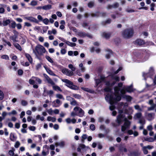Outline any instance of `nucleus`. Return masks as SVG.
<instances>
[{
	"mask_svg": "<svg viewBox=\"0 0 156 156\" xmlns=\"http://www.w3.org/2000/svg\"><path fill=\"white\" fill-rule=\"evenodd\" d=\"M100 14V12L97 11L95 13H90V15L92 17H98L99 16Z\"/></svg>",
	"mask_w": 156,
	"mask_h": 156,
	"instance_id": "28",
	"label": "nucleus"
},
{
	"mask_svg": "<svg viewBox=\"0 0 156 156\" xmlns=\"http://www.w3.org/2000/svg\"><path fill=\"white\" fill-rule=\"evenodd\" d=\"M4 95L3 92L0 90V101L2 100L4 98Z\"/></svg>",
	"mask_w": 156,
	"mask_h": 156,
	"instance_id": "38",
	"label": "nucleus"
},
{
	"mask_svg": "<svg viewBox=\"0 0 156 156\" xmlns=\"http://www.w3.org/2000/svg\"><path fill=\"white\" fill-rule=\"evenodd\" d=\"M84 115V112L83 110L81 108H80L78 115L80 117H82Z\"/></svg>",
	"mask_w": 156,
	"mask_h": 156,
	"instance_id": "23",
	"label": "nucleus"
},
{
	"mask_svg": "<svg viewBox=\"0 0 156 156\" xmlns=\"http://www.w3.org/2000/svg\"><path fill=\"white\" fill-rule=\"evenodd\" d=\"M155 4L154 3H152L151 4V8L150 10L151 11H153L154 10V7L155 6Z\"/></svg>",
	"mask_w": 156,
	"mask_h": 156,
	"instance_id": "53",
	"label": "nucleus"
},
{
	"mask_svg": "<svg viewBox=\"0 0 156 156\" xmlns=\"http://www.w3.org/2000/svg\"><path fill=\"white\" fill-rule=\"evenodd\" d=\"M17 37L16 36H10V38L14 42H15L16 41V39L17 38Z\"/></svg>",
	"mask_w": 156,
	"mask_h": 156,
	"instance_id": "57",
	"label": "nucleus"
},
{
	"mask_svg": "<svg viewBox=\"0 0 156 156\" xmlns=\"http://www.w3.org/2000/svg\"><path fill=\"white\" fill-rule=\"evenodd\" d=\"M68 67L71 69L72 71H74L76 70V68L73 66L72 64H69L68 66Z\"/></svg>",
	"mask_w": 156,
	"mask_h": 156,
	"instance_id": "41",
	"label": "nucleus"
},
{
	"mask_svg": "<svg viewBox=\"0 0 156 156\" xmlns=\"http://www.w3.org/2000/svg\"><path fill=\"white\" fill-rule=\"evenodd\" d=\"M66 52V50L65 48H62L61 50V53L62 55L65 54Z\"/></svg>",
	"mask_w": 156,
	"mask_h": 156,
	"instance_id": "51",
	"label": "nucleus"
},
{
	"mask_svg": "<svg viewBox=\"0 0 156 156\" xmlns=\"http://www.w3.org/2000/svg\"><path fill=\"white\" fill-rule=\"evenodd\" d=\"M119 6V4L118 2H115L113 5L109 4L107 6V8L108 9H109L112 8H116Z\"/></svg>",
	"mask_w": 156,
	"mask_h": 156,
	"instance_id": "12",
	"label": "nucleus"
},
{
	"mask_svg": "<svg viewBox=\"0 0 156 156\" xmlns=\"http://www.w3.org/2000/svg\"><path fill=\"white\" fill-rule=\"evenodd\" d=\"M3 41L6 43L9 46L11 47V44L10 42L9 41H7L5 39L3 40Z\"/></svg>",
	"mask_w": 156,
	"mask_h": 156,
	"instance_id": "61",
	"label": "nucleus"
},
{
	"mask_svg": "<svg viewBox=\"0 0 156 156\" xmlns=\"http://www.w3.org/2000/svg\"><path fill=\"white\" fill-rule=\"evenodd\" d=\"M45 57L47 60L50 63H52L54 62V61L48 55H46Z\"/></svg>",
	"mask_w": 156,
	"mask_h": 156,
	"instance_id": "32",
	"label": "nucleus"
},
{
	"mask_svg": "<svg viewBox=\"0 0 156 156\" xmlns=\"http://www.w3.org/2000/svg\"><path fill=\"white\" fill-rule=\"evenodd\" d=\"M29 83L31 85H34L35 83V80L30 79L29 80Z\"/></svg>",
	"mask_w": 156,
	"mask_h": 156,
	"instance_id": "64",
	"label": "nucleus"
},
{
	"mask_svg": "<svg viewBox=\"0 0 156 156\" xmlns=\"http://www.w3.org/2000/svg\"><path fill=\"white\" fill-rule=\"evenodd\" d=\"M29 129L32 131H34L36 129V127L34 126H30L29 127Z\"/></svg>",
	"mask_w": 156,
	"mask_h": 156,
	"instance_id": "56",
	"label": "nucleus"
},
{
	"mask_svg": "<svg viewBox=\"0 0 156 156\" xmlns=\"http://www.w3.org/2000/svg\"><path fill=\"white\" fill-rule=\"evenodd\" d=\"M135 43L140 46L142 45L145 44V41L140 39H137L135 41Z\"/></svg>",
	"mask_w": 156,
	"mask_h": 156,
	"instance_id": "13",
	"label": "nucleus"
},
{
	"mask_svg": "<svg viewBox=\"0 0 156 156\" xmlns=\"http://www.w3.org/2000/svg\"><path fill=\"white\" fill-rule=\"evenodd\" d=\"M25 19L27 20L30 21L31 22H32L37 23H38L39 22V21L37 20L36 18L32 16L26 17H25Z\"/></svg>",
	"mask_w": 156,
	"mask_h": 156,
	"instance_id": "11",
	"label": "nucleus"
},
{
	"mask_svg": "<svg viewBox=\"0 0 156 156\" xmlns=\"http://www.w3.org/2000/svg\"><path fill=\"white\" fill-rule=\"evenodd\" d=\"M10 22V20L9 19L6 20L5 21L4 20L3 21V25L4 26H7L8 24H9Z\"/></svg>",
	"mask_w": 156,
	"mask_h": 156,
	"instance_id": "29",
	"label": "nucleus"
},
{
	"mask_svg": "<svg viewBox=\"0 0 156 156\" xmlns=\"http://www.w3.org/2000/svg\"><path fill=\"white\" fill-rule=\"evenodd\" d=\"M115 96L116 97L114 98L113 95L111 94H108L106 96V98H107L109 99V103L111 105H113L114 102L116 103L118 101H120L122 98H123V96L119 94H115Z\"/></svg>",
	"mask_w": 156,
	"mask_h": 156,
	"instance_id": "1",
	"label": "nucleus"
},
{
	"mask_svg": "<svg viewBox=\"0 0 156 156\" xmlns=\"http://www.w3.org/2000/svg\"><path fill=\"white\" fill-rule=\"evenodd\" d=\"M81 89L84 91L88 92L89 93H91V90L90 89H89L88 88L82 87Z\"/></svg>",
	"mask_w": 156,
	"mask_h": 156,
	"instance_id": "48",
	"label": "nucleus"
},
{
	"mask_svg": "<svg viewBox=\"0 0 156 156\" xmlns=\"http://www.w3.org/2000/svg\"><path fill=\"white\" fill-rule=\"evenodd\" d=\"M143 151L144 152V153L145 154H147L148 153V151L147 150V149L146 147H143Z\"/></svg>",
	"mask_w": 156,
	"mask_h": 156,
	"instance_id": "52",
	"label": "nucleus"
},
{
	"mask_svg": "<svg viewBox=\"0 0 156 156\" xmlns=\"http://www.w3.org/2000/svg\"><path fill=\"white\" fill-rule=\"evenodd\" d=\"M134 31L133 30L127 28L124 30L122 32V35L125 39H129L133 36Z\"/></svg>",
	"mask_w": 156,
	"mask_h": 156,
	"instance_id": "2",
	"label": "nucleus"
},
{
	"mask_svg": "<svg viewBox=\"0 0 156 156\" xmlns=\"http://www.w3.org/2000/svg\"><path fill=\"white\" fill-rule=\"evenodd\" d=\"M58 39L66 43L68 46H70L71 47H74L76 46V43L71 42L68 41L66 40L63 38L59 37Z\"/></svg>",
	"mask_w": 156,
	"mask_h": 156,
	"instance_id": "8",
	"label": "nucleus"
},
{
	"mask_svg": "<svg viewBox=\"0 0 156 156\" xmlns=\"http://www.w3.org/2000/svg\"><path fill=\"white\" fill-rule=\"evenodd\" d=\"M125 90L126 92L130 93L133 91V86L132 85H131L129 86H126L125 87Z\"/></svg>",
	"mask_w": 156,
	"mask_h": 156,
	"instance_id": "15",
	"label": "nucleus"
},
{
	"mask_svg": "<svg viewBox=\"0 0 156 156\" xmlns=\"http://www.w3.org/2000/svg\"><path fill=\"white\" fill-rule=\"evenodd\" d=\"M14 46L17 49H18L20 51H22V48L19 44L16 43L15 44H14Z\"/></svg>",
	"mask_w": 156,
	"mask_h": 156,
	"instance_id": "35",
	"label": "nucleus"
},
{
	"mask_svg": "<svg viewBox=\"0 0 156 156\" xmlns=\"http://www.w3.org/2000/svg\"><path fill=\"white\" fill-rule=\"evenodd\" d=\"M112 34V32H103L102 34V36L104 38L106 39H108L111 36Z\"/></svg>",
	"mask_w": 156,
	"mask_h": 156,
	"instance_id": "10",
	"label": "nucleus"
},
{
	"mask_svg": "<svg viewBox=\"0 0 156 156\" xmlns=\"http://www.w3.org/2000/svg\"><path fill=\"white\" fill-rule=\"evenodd\" d=\"M115 44L116 45H118L121 42V39L119 38H115L114 40Z\"/></svg>",
	"mask_w": 156,
	"mask_h": 156,
	"instance_id": "26",
	"label": "nucleus"
},
{
	"mask_svg": "<svg viewBox=\"0 0 156 156\" xmlns=\"http://www.w3.org/2000/svg\"><path fill=\"white\" fill-rule=\"evenodd\" d=\"M15 151V149L13 148H12V150H10L9 152V154L11 156H13L14 154V151Z\"/></svg>",
	"mask_w": 156,
	"mask_h": 156,
	"instance_id": "37",
	"label": "nucleus"
},
{
	"mask_svg": "<svg viewBox=\"0 0 156 156\" xmlns=\"http://www.w3.org/2000/svg\"><path fill=\"white\" fill-rule=\"evenodd\" d=\"M20 142L18 141H17L15 144L14 145L15 147L16 148H18L20 146Z\"/></svg>",
	"mask_w": 156,
	"mask_h": 156,
	"instance_id": "58",
	"label": "nucleus"
},
{
	"mask_svg": "<svg viewBox=\"0 0 156 156\" xmlns=\"http://www.w3.org/2000/svg\"><path fill=\"white\" fill-rule=\"evenodd\" d=\"M25 56L30 62L31 63L33 62V59L30 55L29 54L26 53L25 54Z\"/></svg>",
	"mask_w": 156,
	"mask_h": 156,
	"instance_id": "16",
	"label": "nucleus"
},
{
	"mask_svg": "<svg viewBox=\"0 0 156 156\" xmlns=\"http://www.w3.org/2000/svg\"><path fill=\"white\" fill-rule=\"evenodd\" d=\"M48 82V83L51 84L52 85H54L55 84L54 82L52 81V80L50 78L48 79H47Z\"/></svg>",
	"mask_w": 156,
	"mask_h": 156,
	"instance_id": "44",
	"label": "nucleus"
},
{
	"mask_svg": "<svg viewBox=\"0 0 156 156\" xmlns=\"http://www.w3.org/2000/svg\"><path fill=\"white\" fill-rule=\"evenodd\" d=\"M66 75L69 76H72L73 75V73L72 71L68 69Z\"/></svg>",
	"mask_w": 156,
	"mask_h": 156,
	"instance_id": "36",
	"label": "nucleus"
},
{
	"mask_svg": "<svg viewBox=\"0 0 156 156\" xmlns=\"http://www.w3.org/2000/svg\"><path fill=\"white\" fill-rule=\"evenodd\" d=\"M95 81L96 83V85L97 86H98L100 83L102 82L99 79H96Z\"/></svg>",
	"mask_w": 156,
	"mask_h": 156,
	"instance_id": "54",
	"label": "nucleus"
},
{
	"mask_svg": "<svg viewBox=\"0 0 156 156\" xmlns=\"http://www.w3.org/2000/svg\"><path fill=\"white\" fill-rule=\"evenodd\" d=\"M85 147V145L84 144H80L79 146L77 149V152H81V149L84 148Z\"/></svg>",
	"mask_w": 156,
	"mask_h": 156,
	"instance_id": "17",
	"label": "nucleus"
},
{
	"mask_svg": "<svg viewBox=\"0 0 156 156\" xmlns=\"http://www.w3.org/2000/svg\"><path fill=\"white\" fill-rule=\"evenodd\" d=\"M112 79L115 80V81H116V82L119 81V78L118 76H112Z\"/></svg>",
	"mask_w": 156,
	"mask_h": 156,
	"instance_id": "42",
	"label": "nucleus"
},
{
	"mask_svg": "<svg viewBox=\"0 0 156 156\" xmlns=\"http://www.w3.org/2000/svg\"><path fill=\"white\" fill-rule=\"evenodd\" d=\"M21 105L23 106H25L28 104L27 101L24 100H22L21 101Z\"/></svg>",
	"mask_w": 156,
	"mask_h": 156,
	"instance_id": "43",
	"label": "nucleus"
},
{
	"mask_svg": "<svg viewBox=\"0 0 156 156\" xmlns=\"http://www.w3.org/2000/svg\"><path fill=\"white\" fill-rule=\"evenodd\" d=\"M46 50L45 48L42 45H38L35 47V51L34 52L35 54H37L39 55H41L45 52Z\"/></svg>",
	"mask_w": 156,
	"mask_h": 156,
	"instance_id": "4",
	"label": "nucleus"
},
{
	"mask_svg": "<svg viewBox=\"0 0 156 156\" xmlns=\"http://www.w3.org/2000/svg\"><path fill=\"white\" fill-rule=\"evenodd\" d=\"M90 129L92 130H94L95 129V126L94 124H91L90 126Z\"/></svg>",
	"mask_w": 156,
	"mask_h": 156,
	"instance_id": "62",
	"label": "nucleus"
},
{
	"mask_svg": "<svg viewBox=\"0 0 156 156\" xmlns=\"http://www.w3.org/2000/svg\"><path fill=\"white\" fill-rule=\"evenodd\" d=\"M78 35L79 36L81 37H87L90 39L93 38V36L92 35L89 33H86L84 32H79L78 33Z\"/></svg>",
	"mask_w": 156,
	"mask_h": 156,
	"instance_id": "7",
	"label": "nucleus"
},
{
	"mask_svg": "<svg viewBox=\"0 0 156 156\" xmlns=\"http://www.w3.org/2000/svg\"><path fill=\"white\" fill-rule=\"evenodd\" d=\"M72 101L71 102V104L72 105H77V102L75 100V99L72 98Z\"/></svg>",
	"mask_w": 156,
	"mask_h": 156,
	"instance_id": "39",
	"label": "nucleus"
},
{
	"mask_svg": "<svg viewBox=\"0 0 156 156\" xmlns=\"http://www.w3.org/2000/svg\"><path fill=\"white\" fill-rule=\"evenodd\" d=\"M154 115V113H149L147 115L149 120H151L153 119V116Z\"/></svg>",
	"mask_w": 156,
	"mask_h": 156,
	"instance_id": "27",
	"label": "nucleus"
},
{
	"mask_svg": "<svg viewBox=\"0 0 156 156\" xmlns=\"http://www.w3.org/2000/svg\"><path fill=\"white\" fill-rule=\"evenodd\" d=\"M139 154L138 151L131 152L130 153V156H138Z\"/></svg>",
	"mask_w": 156,
	"mask_h": 156,
	"instance_id": "20",
	"label": "nucleus"
},
{
	"mask_svg": "<svg viewBox=\"0 0 156 156\" xmlns=\"http://www.w3.org/2000/svg\"><path fill=\"white\" fill-rule=\"evenodd\" d=\"M68 69L66 68H64L62 70V72L64 74L66 75V74L67 73Z\"/></svg>",
	"mask_w": 156,
	"mask_h": 156,
	"instance_id": "60",
	"label": "nucleus"
},
{
	"mask_svg": "<svg viewBox=\"0 0 156 156\" xmlns=\"http://www.w3.org/2000/svg\"><path fill=\"white\" fill-rule=\"evenodd\" d=\"M120 113L117 116L116 119L115 120V122L118 124V125H120L122 124L123 122L125 120V115L123 114H121L122 112V110L120 112Z\"/></svg>",
	"mask_w": 156,
	"mask_h": 156,
	"instance_id": "5",
	"label": "nucleus"
},
{
	"mask_svg": "<svg viewBox=\"0 0 156 156\" xmlns=\"http://www.w3.org/2000/svg\"><path fill=\"white\" fill-rule=\"evenodd\" d=\"M87 136L86 134H83L82 136L81 141L82 142H83L84 140L87 138Z\"/></svg>",
	"mask_w": 156,
	"mask_h": 156,
	"instance_id": "46",
	"label": "nucleus"
},
{
	"mask_svg": "<svg viewBox=\"0 0 156 156\" xmlns=\"http://www.w3.org/2000/svg\"><path fill=\"white\" fill-rule=\"evenodd\" d=\"M1 58L3 59L6 60H9V56L7 55H3L2 56Z\"/></svg>",
	"mask_w": 156,
	"mask_h": 156,
	"instance_id": "49",
	"label": "nucleus"
},
{
	"mask_svg": "<svg viewBox=\"0 0 156 156\" xmlns=\"http://www.w3.org/2000/svg\"><path fill=\"white\" fill-rule=\"evenodd\" d=\"M30 4L32 6H35L37 5V2L36 1L33 0L31 2Z\"/></svg>",
	"mask_w": 156,
	"mask_h": 156,
	"instance_id": "50",
	"label": "nucleus"
},
{
	"mask_svg": "<svg viewBox=\"0 0 156 156\" xmlns=\"http://www.w3.org/2000/svg\"><path fill=\"white\" fill-rule=\"evenodd\" d=\"M48 73L51 76H55L56 75L49 68H47L44 67Z\"/></svg>",
	"mask_w": 156,
	"mask_h": 156,
	"instance_id": "21",
	"label": "nucleus"
},
{
	"mask_svg": "<svg viewBox=\"0 0 156 156\" xmlns=\"http://www.w3.org/2000/svg\"><path fill=\"white\" fill-rule=\"evenodd\" d=\"M63 82L66 83V86L74 90H78V87L76 85L73 84V83L71 81L66 79L62 80Z\"/></svg>",
	"mask_w": 156,
	"mask_h": 156,
	"instance_id": "3",
	"label": "nucleus"
},
{
	"mask_svg": "<svg viewBox=\"0 0 156 156\" xmlns=\"http://www.w3.org/2000/svg\"><path fill=\"white\" fill-rule=\"evenodd\" d=\"M123 98H125L127 102L131 101L132 99V97L129 95H123Z\"/></svg>",
	"mask_w": 156,
	"mask_h": 156,
	"instance_id": "18",
	"label": "nucleus"
},
{
	"mask_svg": "<svg viewBox=\"0 0 156 156\" xmlns=\"http://www.w3.org/2000/svg\"><path fill=\"white\" fill-rule=\"evenodd\" d=\"M53 87L54 90H58V91L61 92H62V90L58 86H54Z\"/></svg>",
	"mask_w": 156,
	"mask_h": 156,
	"instance_id": "34",
	"label": "nucleus"
},
{
	"mask_svg": "<svg viewBox=\"0 0 156 156\" xmlns=\"http://www.w3.org/2000/svg\"><path fill=\"white\" fill-rule=\"evenodd\" d=\"M120 91L121 93V94L123 96L125 95L124 94L126 93V90H125V87L120 90Z\"/></svg>",
	"mask_w": 156,
	"mask_h": 156,
	"instance_id": "47",
	"label": "nucleus"
},
{
	"mask_svg": "<svg viewBox=\"0 0 156 156\" xmlns=\"http://www.w3.org/2000/svg\"><path fill=\"white\" fill-rule=\"evenodd\" d=\"M104 90L105 92H111L112 89L110 87H107L104 88Z\"/></svg>",
	"mask_w": 156,
	"mask_h": 156,
	"instance_id": "40",
	"label": "nucleus"
},
{
	"mask_svg": "<svg viewBox=\"0 0 156 156\" xmlns=\"http://www.w3.org/2000/svg\"><path fill=\"white\" fill-rule=\"evenodd\" d=\"M119 149L121 151H123L124 152H127V150L126 147H124L122 145L119 147Z\"/></svg>",
	"mask_w": 156,
	"mask_h": 156,
	"instance_id": "22",
	"label": "nucleus"
},
{
	"mask_svg": "<svg viewBox=\"0 0 156 156\" xmlns=\"http://www.w3.org/2000/svg\"><path fill=\"white\" fill-rule=\"evenodd\" d=\"M32 78H34L35 80V81L37 82L39 84H41V83L42 80L39 78L37 77H33Z\"/></svg>",
	"mask_w": 156,
	"mask_h": 156,
	"instance_id": "31",
	"label": "nucleus"
},
{
	"mask_svg": "<svg viewBox=\"0 0 156 156\" xmlns=\"http://www.w3.org/2000/svg\"><path fill=\"white\" fill-rule=\"evenodd\" d=\"M23 71L22 69H20L18 71V75L21 76L23 75Z\"/></svg>",
	"mask_w": 156,
	"mask_h": 156,
	"instance_id": "59",
	"label": "nucleus"
},
{
	"mask_svg": "<svg viewBox=\"0 0 156 156\" xmlns=\"http://www.w3.org/2000/svg\"><path fill=\"white\" fill-rule=\"evenodd\" d=\"M154 73V70L153 67H151L149 69L148 73H144L143 76L145 78L146 77H151Z\"/></svg>",
	"mask_w": 156,
	"mask_h": 156,
	"instance_id": "6",
	"label": "nucleus"
},
{
	"mask_svg": "<svg viewBox=\"0 0 156 156\" xmlns=\"http://www.w3.org/2000/svg\"><path fill=\"white\" fill-rule=\"evenodd\" d=\"M10 138L11 141H14L16 139V137L15 136L14 134L11 133L10 134Z\"/></svg>",
	"mask_w": 156,
	"mask_h": 156,
	"instance_id": "30",
	"label": "nucleus"
},
{
	"mask_svg": "<svg viewBox=\"0 0 156 156\" xmlns=\"http://www.w3.org/2000/svg\"><path fill=\"white\" fill-rule=\"evenodd\" d=\"M56 147L59 146L61 147H63L65 145V143L64 141H61L60 142H57L55 143Z\"/></svg>",
	"mask_w": 156,
	"mask_h": 156,
	"instance_id": "19",
	"label": "nucleus"
},
{
	"mask_svg": "<svg viewBox=\"0 0 156 156\" xmlns=\"http://www.w3.org/2000/svg\"><path fill=\"white\" fill-rule=\"evenodd\" d=\"M120 90V88L119 87H117V86L115 87H114V90L115 93V94H119Z\"/></svg>",
	"mask_w": 156,
	"mask_h": 156,
	"instance_id": "25",
	"label": "nucleus"
},
{
	"mask_svg": "<svg viewBox=\"0 0 156 156\" xmlns=\"http://www.w3.org/2000/svg\"><path fill=\"white\" fill-rule=\"evenodd\" d=\"M94 5V2L92 1L89 2L87 4V6L89 8H92Z\"/></svg>",
	"mask_w": 156,
	"mask_h": 156,
	"instance_id": "33",
	"label": "nucleus"
},
{
	"mask_svg": "<svg viewBox=\"0 0 156 156\" xmlns=\"http://www.w3.org/2000/svg\"><path fill=\"white\" fill-rule=\"evenodd\" d=\"M43 23L46 25H47L49 22V20L48 18H46L43 20Z\"/></svg>",
	"mask_w": 156,
	"mask_h": 156,
	"instance_id": "45",
	"label": "nucleus"
},
{
	"mask_svg": "<svg viewBox=\"0 0 156 156\" xmlns=\"http://www.w3.org/2000/svg\"><path fill=\"white\" fill-rule=\"evenodd\" d=\"M148 104L151 105V106L148 108V111H150L152 110L156 107V104L154 103L153 100L152 99H151L149 101Z\"/></svg>",
	"mask_w": 156,
	"mask_h": 156,
	"instance_id": "9",
	"label": "nucleus"
},
{
	"mask_svg": "<svg viewBox=\"0 0 156 156\" xmlns=\"http://www.w3.org/2000/svg\"><path fill=\"white\" fill-rule=\"evenodd\" d=\"M49 27L48 26H44L43 27V31L44 33H46L47 30Z\"/></svg>",
	"mask_w": 156,
	"mask_h": 156,
	"instance_id": "55",
	"label": "nucleus"
},
{
	"mask_svg": "<svg viewBox=\"0 0 156 156\" xmlns=\"http://www.w3.org/2000/svg\"><path fill=\"white\" fill-rule=\"evenodd\" d=\"M111 20L110 19H108L106 20L105 22H104V24H109L111 23Z\"/></svg>",
	"mask_w": 156,
	"mask_h": 156,
	"instance_id": "63",
	"label": "nucleus"
},
{
	"mask_svg": "<svg viewBox=\"0 0 156 156\" xmlns=\"http://www.w3.org/2000/svg\"><path fill=\"white\" fill-rule=\"evenodd\" d=\"M52 8V5H47L43 6V9L45 10H48L51 9Z\"/></svg>",
	"mask_w": 156,
	"mask_h": 156,
	"instance_id": "24",
	"label": "nucleus"
},
{
	"mask_svg": "<svg viewBox=\"0 0 156 156\" xmlns=\"http://www.w3.org/2000/svg\"><path fill=\"white\" fill-rule=\"evenodd\" d=\"M125 122L123 125L128 129H129L130 125V122L126 118H125Z\"/></svg>",
	"mask_w": 156,
	"mask_h": 156,
	"instance_id": "14",
	"label": "nucleus"
}]
</instances>
